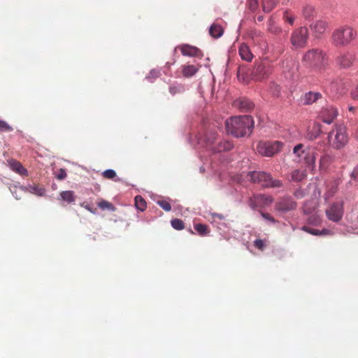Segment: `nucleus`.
Instances as JSON below:
<instances>
[{"mask_svg":"<svg viewBox=\"0 0 358 358\" xmlns=\"http://www.w3.org/2000/svg\"><path fill=\"white\" fill-rule=\"evenodd\" d=\"M215 147H213V152H221L231 150L234 145L231 142L226 140L220 141Z\"/></svg>","mask_w":358,"mask_h":358,"instance_id":"18","label":"nucleus"},{"mask_svg":"<svg viewBox=\"0 0 358 358\" xmlns=\"http://www.w3.org/2000/svg\"><path fill=\"white\" fill-rule=\"evenodd\" d=\"M97 206L102 210H109L111 211L115 210V207L113 206V205L111 203H110L106 200L100 201L97 203Z\"/></svg>","mask_w":358,"mask_h":358,"instance_id":"33","label":"nucleus"},{"mask_svg":"<svg viewBox=\"0 0 358 358\" xmlns=\"http://www.w3.org/2000/svg\"><path fill=\"white\" fill-rule=\"evenodd\" d=\"M217 134L214 131H209L206 133L204 137V141L206 147L213 151V147H215V141L217 138Z\"/></svg>","mask_w":358,"mask_h":358,"instance_id":"19","label":"nucleus"},{"mask_svg":"<svg viewBox=\"0 0 358 358\" xmlns=\"http://www.w3.org/2000/svg\"><path fill=\"white\" fill-rule=\"evenodd\" d=\"M357 234H358V232H357Z\"/></svg>","mask_w":358,"mask_h":358,"instance_id":"55","label":"nucleus"},{"mask_svg":"<svg viewBox=\"0 0 358 358\" xmlns=\"http://www.w3.org/2000/svg\"><path fill=\"white\" fill-rule=\"evenodd\" d=\"M169 92L172 95L181 94L185 92V87L182 85H173L170 86Z\"/></svg>","mask_w":358,"mask_h":358,"instance_id":"32","label":"nucleus"},{"mask_svg":"<svg viewBox=\"0 0 358 358\" xmlns=\"http://www.w3.org/2000/svg\"><path fill=\"white\" fill-rule=\"evenodd\" d=\"M283 19L285 22L289 23L290 25H292L294 24V22L295 20L292 13L287 10L284 12Z\"/></svg>","mask_w":358,"mask_h":358,"instance_id":"36","label":"nucleus"},{"mask_svg":"<svg viewBox=\"0 0 358 358\" xmlns=\"http://www.w3.org/2000/svg\"><path fill=\"white\" fill-rule=\"evenodd\" d=\"M357 59L356 52L353 50L338 51L334 58L336 66L339 69H347L352 67Z\"/></svg>","mask_w":358,"mask_h":358,"instance_id":"6","label":"nucleus"},{"mask_svg":"<svg viewBox=\"0 0 358 358\" xmlns=\"http://www.w3.org/2000/svg\"><path fill=\"white\" fill-rule=\"evenodd\" d=\"M308 38V30L306 27H301L294 30L290 37V42L295 48H304Z\"/></svg>","mask_w":358,"mask_h":358,"instance_id":"7","label":"nucleus"},{"mask_svg":"<svg viewBox=\"0 0 358 358\" xmlns=\"http://www.w3.org/2000/svg\"><path fill=\"white\" fill-rule=\"evenodd\" d=\"M258 8V0H249L248 1V8L251 11H255Z\"/></svg>","mask_w":358,"mask_h":358,"instance_id":"42","label":"nucleus"},{"mask_svg":"<svg viewBox=\"0 0 358 358\" xmlns=\"http://www.w3.org/2000/svg\"><path fill=\"white\" fill-rule=\"evenodd\" d=\"M307 206H308V203H306L303 207V212L306 214H310L312 213V210L308 208Z\"/></svg>","mask_w":358,"mask_h":358,"instance_id":"48","label":"nucleus"},{"mask_svg":"<svg viewBox=\"0 0 358 358\" xmlns=\"http://www.w3.org/2000/svg\"><path fill=\"white\" fill-rule=\"evenodd\" d=\"M241 70L239 69L238 71V73H237V76L240 78L241 77Z\"/></svg>","mask_w":358,"mask_h":358,"instance_id":"52","label":"nucleus"},{"mask_svg":"<svg viewBox=\"0 0 358 358\" xmlns=\"http://www.w3.org/2000/svg\"><path fill=\"white\" fill-rule=\"evenodd\" d=\"M303 145L298 144L296 145L293 150L294 153L297 155L299 157H301L302 154H305L304 160L306 163L308 165H313L315 161V156L313 151L308 150L305 151L303 150Z\"/></svg>","mask_w":358,"mask_h":358,"instance_id":"12","label":"nucleus"},{"mask_svg":"<svg viewBox=\"0 0 358 358\" xmlns=\"http://www.w3.org/2000/svg\"><path fill=\"white\" fill-rule=\"evenodd\" d=\"M338 115V110L331 106L323 107L320 112V117L324 123L331 124Z\"/></svg>","mask_w":358,"mask_h":358,"instance_id":"11","label":"nucleus"},{"mask_svg":"<svg viewBox=\"0 0 358 358\" xmlns=\"http://www.w3.org/2000/svg\"><path fill=\"white\" fill-rule=\"evenodd\" d=\"M254 246L260 250H264L265 248V243L263 240L257 239L254 241Z\"/></svg>","mask_w":358,"mask_h":358,"instance_id":"41","label":"nucleus"},{"mask_svg":"<svg viewBox=\"0 0 358 358\" xmlns=\"http://www.w3.org/2000/svg\"><path fill=\"white\" fill-rule=\"evenodd\" d=\"M182 54L185 56L196 57L199 55L200 50L189 45H182L180 47Z\"/></svg>","mask_w":358,"mask_h":358,"instance_id":"17","label":"nucleus"},{"mask_svg":"<svg viewBox=\"0 0 358 358\" xmlns=\"http://www.w3.org/2000/svg\"><path fill=\"white\" fill-rule=\"evenodd\" d=\"M66 176H67V174H66L65 169H59L56 177L58 180H63V179L66 178Z\"/></svg>","mask_w":358,"mask_h":358,"instance_id":"44","label":"nucleus"},{"mask_svg":"<svg viewBox=\"0 0 358 358\" xmlns=\"http://www.w3.org/2000/svg\"><path fill=\"white\" fill-rule=\"evenodd\" d=\"M234 105L236 107H238V108L245 111L251 110L254 106L253 103L247 99H240L236 100L234 101Z\"/></svg>","mask_w":358,"mask_h":358,"instance_id":"21","label":"nucleus"},{"mask_svg":"<svg viewBox=\"0 0 358 358\" xmlns=\"http://www.w3.org/2000/svg\"><path fill=\"white\" fill-rule=\"evenodd\" d=\"M322 95L318 92L310 91L301 97V101L304 105H310L315 103L317 100L322 99Z\"/></svg>","mask_w":358,"mask_h":358,"instance_id":"15","label":"nucleus"},{"mask_svg":"<svg viewBox=\"0 0 358 358\" xmlns=\"http://www.w3.org/2000/svg\"><path fill=\"white\" fill-rule=\"evenodd\" d=\"M223 32V28L217 24H213L209 29L210 35L215 38H217L222 36Z\"/></svg>","mask_w":358,"mask_h":358,"instance_id":"24","label":"nucleus"},{"mask_svg":"<svg viewBox=\"0 0 358 358\" xmlns=\"http://www.w3.org/2000/svg\"><path fill=\"white\" fill-rule=\"evenodd\" d=\"M283 146L280 141L260 142L257 147V152L263 156L272 157L279 152Z\"/></svg>","mask_w":358,"mask_h":358,"instance_id":"8","label":"nucleus"},{"mask_svg":"<svg viewBox=\"0 0 358 358\" xmlns=\"http://www.w3.org/2000/svg\"><path fill=\"white\" fill-rule=\"evenodd\" d=\"M238 53L241 58L246 62H251L253 59V55L249 46L245 43H242L238 48Z\"/></svg>","mask_w":358,"mask_h":358,"instance_id":"16","label":"nucleus"},{"mask_svg":"<svg viewBox=\"0 0 358 358\" xmlns=\"http://www.w3.org/2000/svg\"><path fill=\"white\" fill-rule=\"evenodd\" d=\"M60 199L66 201L67 203H71L75 201L76 196L73 191H63L60 193Z\"/></svg>","mask_w":358,"mask_h":358,"instance_id":"25","label":"nucleus"},{"mask_svg":"<svg viewBox=\"0 0 358 358\" xmlns=\"http://www.w3.org/2000/svg\"><path fill=\"white\" fill-rule=\"evenodd\" d=\"M268 69L262 62L255 64L251 72L252 79L256 80H262L269 74Z\"/></svg>","mask_w":358,"mask_h":358,"instance_id":"14","label":"nucleus"},{"mask_svg":"<svg viewBox=\"0 0 358 358\" xmlns=\"http://www.w3.org/2000/svg\"><path fill=\"white\" fill-rule=\"evenodd\" d=\"M102 176L106 179H114L117 175L114 170L107 169L103 172Z\"/></svg>","mask_w":358,"mask_h":358,"instance_id":"37","label":"nucleus"},{"mask_svg":"<svg viewBox=\"0 0 358 358\" xmlns=\"http://www.w3.org/2000/svg\"><path fill=\"white\" fill-rule=\"evenodd\" d=\"M119 180H120V178H116V179H115V181H116V182H117V181H119Z\"/></svg>","mask_w":358,"mask_h":358,"instance_id":"54","label":"nucleus"},{"mask_svg":"<svg viewBox=\"0 0 358 358\" xmlns=\"http://www.w3.org/2000/svg\"><path fill=\"white\" fill-rule=\"evenodd\" d=\"M316 12L315 8L310 5H306L302 10L303 17L308 20L313 19L315 16Z\"/></svg>","mask_w":358,"mask_h":358,"instance_id":"23","label":"nucleus"},{"mask_svg":"<svg viewBox=\"0 0 358 358\" xmlns=\"http://www.w3.org/2000/svg\"><path fill=\"white\" fill-rule=\"evenodd\" d=\"M349 109H350V110H353L354 108L353 107H350Z\"/></svg>","mask_w":358,"mask_h":358,"instance_id":"53","label":"nucleus"},{"mask_svg":"<svg viewBox=\"0 0 358 358\" xmlns=\"http://www.w3.org/2000/svg\"><path fill=\"white\" fill-rule=\"evenodd\" d=\"M267 29H268V31H270L271 33L274 34H278L279 33L281 32L280 27L277 26L275 24V22L272 19H270L268 21V27H267Z\"/></svg>","mask_w":358,"mask_h":358,"instance_id":"31","label":"nucleus"},{"mask_svg":"<svg viewBox=\"0 0 358 358\" xmlns=\"http://www.w3.org/2000/svg\"><path fill=\"white\" fill-rule=\"evenodd\" d=\"M328 140L334 149L340 150L344 148L349 140L345 127L342 124L336 125L329 132Z\"/></svg>","mask_w":358,"mask_h":358,"instance_id":"4","label":"nucleus"},{"mask_svg":"<svg viewBox=\"0 0 358 358\" xmlns=\"http://www.w3.org/2000/svg\"><path fill=\"white\" fill-rule=\"evenodd\" d=\"M327 28V23L323 20H317L310 25V29L316 34H323Z\"/></svg>","mask_w":358,"mask_h":358,"instance_id":"22","label":"nucleus"},{"mask_svg":"<svg viewBox=\"0 0 358 358\" xmlns=\"http://www.w3.org/2000/svg\"><path fill=\"white\" fill-rule=\"evenodd\" d=\"M296 207V203L290 197H283L275 204V209L280 212L290 211L294 210Z\"/></svg>","mask_w":358,"mask_h":358,"instance_id":"13","label":"nucleus"},{"mask_svg":"<svg viewBox=\"0 0 358 358\" xmlns=\"http://www.w3.org/2000/svg\"><path fill=\"white\" fill-rule=\"evenodd\" d=\"M320 236L322 235H327V234H329V231L328 229H323L322 231H320Z\"/></svg>","mask_w":358,"mask_h":358,"instance_id":"49","label":"nucleus"},{"mask_svg":"<svg viewBox=\"0 0 358 358\" xmlns=\"http://www.w3.org/2000/svg\"><path fill=\"white\" fill-rule=\"evenodd\" d=\"M254 35H257V36H262V33L261 32H259V33H257L256 31L253 33Z\"/></svg>","mask_w":358,"mask_h":358,"instance_id":"51","label":"nucleus"},{"mask_svg":"<svg viewBox=\"0 0 358 358\" xmlns=\"http://www.w3.org/2000/svg\"><path fill=\"white\" fill-rule=\"evenodd\" d=\"M157 203L165 211H170L171 210V204L165 200L157 201Z\"/></svg>","mask_w":358,"mask_h":358,"instance_id":"39","label":"nucleus"},{"mask_svg":"<svg viewBox=\"0 0 358 358\" xmlns=\"http://www.w3.org/2000/svg\"><path fill=\"white\" fill-rule=\"evenodd\" d=\"M250 180L255 183L260 184L264 187H280L282 182L273 179L269 173L262 171H252L248 173Z\"/></svg>","mask_w":358,"mask_h":358,"instance_id":"5","label":"nucleus"},{"mask_svg":"<svg viewBox=\"0 0 358 358\" xmlns=\"http://www.w3.org/2000/svg\"><path fill=\"white\" fill-rule=\"evenodd\" d=\"M84 207L89 211H90L91 213H96V208H92L90 206V205H85Z\"/></svg>","mask_w":358,"mask_h":358,"instance_id":"47","label":"nucleus"},{"mask_svg":"<svg viewBox=\"0 0 358 358\" xmlns=\"http://www.w3.org/2000/svg\"><path fill=\"white\" fill-rule=\"evenodd\" d=\"M257 20H258L259 22L262 21V20H263V16H262V15L259 16V17H257Z\"/></svg>","mask_w":358,"mask_h":358,"instance_id":"50","label":"nucleus"},{"mask_svg":"<svg viewBox=\"0 0 358 358\" xmlns=\"http://www.w3.org/2000/svg\"><path fill=\"white\" fill-rule=\"evenodd\" d=\"M301 229L306 232H308L312 235L320 236V230L316 229H312L306 226H303Z\"/></svg>","mask_w":358,"mask_h":358,"instance_id":"40","label":"nucleus"},{"mask_svg":"<svg viewBox=\"0 0 358 358\" xmlns=\"http://www.w3.org/2000/svg\"><path fill=\"white\" fill-rule=\"evenodd\" d=\"M302 63L308 68L321 70L329 64V57L322 50L313 48L304 53Z\"/></svg>","mask_w":358,"mask_h":358,"instance_id":"2","label":"nucleus"},{"mask_svg":"<svg viewBox=\"0 0 358 358\" xmlns=\"http://www.w3.org/2000/svg\"><path fill=\"white\" fill-rule=\"evenodd\" d=\"M260 214L262 216V217L272 223H275L277 222V220H275L274 219V217H273L270 214L268 213H264L262 211H260Z\"/></svg>","mask_w":358,"mask_h":358,"instance_id":"43","label":"nucleus"},{"mask_svg":"<svg viewBox=\"0 0 358 358\" xmlns=\"http://www.w3.org/2000/svg\"><path fill=\"white\" fill-rule=\"evenodd\" d=\"M273 199L271 196L266 194H256L249 198L248 205L252 209L264 208L272 203Z\"/></svg>","mask_w":358,"mask_h":358,"instance_id":"10","label":"nucleus"},{"mask_svg":"<svg viewBox=\"0 0 358 358\" xmlns=\"http://www.w3.org/2000/svg\"><path fill=\"white\" fill-rule=\"evenodd\" d=\"M8 164L13 171H15L21 176L27 175V171L24 168L20 162L15 159H11L8 162Z\"/></svg>","mask_w":358,"mask_h":358,"instance_id":"20","label":"nucleus"},{"mask_svg":"<svg viewBox=\"0 0 358 358\" xmlns=\"http://www.w3.org/2000/svg\"><path fill=\"white\" fill-rule=\"evenodd\" d=\"M352 96L354 99L358 100V85L357 87L352 91Z\"/></svg>","mask_w":358,"mask_h":358,"instance_id":"45","label":"nucleus"},{"mask_svg":"<svg viewBox=\"0 0 358 358\" xmlns=\"http://www.w3.org/2000/svg\"><path fill=\"white\" fill-rule=\"evenodd\" d=\"M357 32L349 26H342L336 29L331 36L332 44L336 47H345L355 39Z\"/></svg>","mask_w":358,"mask_h":358,"instance_id":"3","label":"nucleus"},{"mask_svg":"<svg viewBox=\"0 0 358 358\" xmlns=\"http://www.w3.org/2000/svg\"><path fill=\"white\" fill-rule=\"evenodd\" d=\"M194 229L201 236H204L208 233V227L203 224H196L194 225Z\"/></svg>","mask_w":358,"mask_h":358,"instance_id":"34","label":"nucleus"},{"mask_svg":"<svg viewBox=\"0 0 358 358\" xmlns=\"http://www.w3.org/2000/svg\"><path fill=\"white\" fill-rule=\"evenodd\" d=\"M321 133V125L319 123H314L312 128L308 131V136L310 139L316 138Z\"/></svg>","mask_w":358,"mask_h":358,"instance_id":"27","label":"nucleus"},{"mask_svg":"<svg viewBox=\"0 0 358 358\" xmlns=\"http://www.w3.org/2000/svg\"><path fill=\"white\" fill-rule=\"evenodd\" d=\"M197 71L198 69L194 65H185L182 66V73L183 76L188 78L194 76Z\"/></svg>","mask_w":358,"mask_h":358,"instance_id":"28","label":"nucleus"},{"mask_svg":"<svg viewBox=\"0 0 358 358\" xmlns=\"http://www.w3.org/2000/svg\"><path fill=\"white\" fill-rule=\"evenodd\" d=\"M34 191L38 195V196H42L44 194V192H45V190L43 188H34Z\"/></svg>","mask_w":358,"mask_h":358,"instance_id":"46","label":"nucleus"},{"mask_svg":"<svg viewBox=\"0 0 358 358\" xmlns=\"http://www.w3.org/2000/svg\"><path fill=\"white\" fill-rule=\"evenodd\" d=\"M135 206L141 211H144L147 207L145 199L140 195L135 197Z\"/></svg>","mask_w":358,"mask_h":358,"instance_id":"30","label":"nucleus"},{"mask_svg":"<svg viewBox=\"0 0 358 358\" xmlns=\"http://www.w3.org/2000/svg\"><path fill=\"white\" fill-rule=\"evenodd\" d=\"M326 215L329 220L335 222L340 221L343 215V202L336 201L333 203L326 210Z\"/></svg>","mask_w":358,"mask_h":358,"instance_id":"9","label":"nucleus"},{"mask_svg":"<svg viewBox=\"0 0 358 358\" xmlns=\"http://www.w3.org/2000/svg\"><path fill=\"white\" fill-rule=\"evenodd\" d=\"M279 0H262V6L264 12L269 13L271 11Z\"/></svg>","mask_w":358,"mask_h":358,"instance_id":"26","label":"nucleus"},{"mask_svg":"<svg viewBox=\"0 0 358 358\" xmlns=\"http://www.w3.org/2000/svg\"><path fill=\"white\" fill-rule=\"evenodd\" d=\"M225 124L228 134L239 138L252 133L254 120L250 115L232 117L226 120Z\"/></svg>","mask_w":358,"mask_h":358,"instance_id":"1","label":"nucleus"},{"mask_svg":"<svg viewBox=\"0 0 358 358\" xmlns=\"http://www.w3.org/2000/svg\"><path fill=\"white\" fill-rule=\"evenodd\" d=\"M306 176V171L303 170L296 169L291 173V178L293 181L300 182Z\"/></svg>","mask_w":358,"mask_h":358,"instance_id":"29","label":"nucleus"},{"mask_svg":"<svg viewBox=\"0 0 358 358\" xmlns=\"http://www.w3.org/2000/svg\"><path fill=\"white\" fill-rule=\"evenodd\" d=\"M171 226L176 230L183 229L185 227L183 222L180 219H173L171 222Z\"/></svg>","mask_w":358,"mask_h":358,"instance_id":"35","label":"nucleus"},{"mask_svg":"<svg viewBox=\"0 0 358 358\" xmlns=\"http://www.w3.org/2000/svg\"><path fill=\"white\" fill-rule=\"evenodd\" d=\"M13 131L12 127H10L6 122L0 120V131L9 132Z\"/></svg>","mask_w":358,"mask_h":358,"instance_id":"38","label":"nucleus"}]
</instances>
